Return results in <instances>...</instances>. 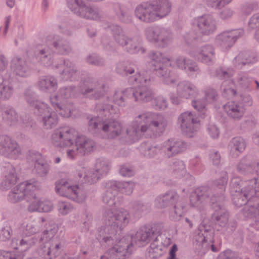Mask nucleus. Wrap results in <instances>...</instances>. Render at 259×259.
I'll list each match as a JSON object with an SVG mask.
<instances>
[{
  "label": "nucleus",
  "instance_id": "obj_1",
  "mask_svg": "<svg viewBox=\"0 0 259 259\" xmlns=\"http://www.w3.org/2000/svg\"><path fill=\"white\" fill-rule=\"evenodd\" d=\"M52 143L56 147L67 148V155L70 159L88 154L93 150V141L79 135L73 128L62 127L56 130L52 136Z\"/></svg>",
  "mask_w": 259,
  "mask_h": 259
},
{
  "label": "nucleus",
  "instance_id": "obj_2",
  "mask_svg": "<svg viewBox=\"0 0 259 259\" xmlns=\"http://www.w3.org/2000/svg\"><path fill=\"white\" fill-rule=\"evenodd\" d=\"M38 188L39 184L36 182L21 183L13 188L9 195V200L16 203L24 198L28 203L29 211L49 212L52 209V204L39 197Z\"/></svg>",
  "mask_w": 259,
  "mask_h": 259
},
{
  "label": "nucleus",
  "instance_id": "obj_3",
  "mask_svg": "<svg viewBox=\"0 0 259 259\" xmlns=\"http://www.w3.org/2000/svg\"><path fill=\"white\" fill-rule=\"evenodd\" d=\"M165 125L161 116L147 113L138 116L127 128L126 132L135 140L143 136L152 138L162 133Z\"/></svg>",
  "mask_w": 259,
  "mask_h": 259
},
{
  "label": "nucleus",
  "instance_id": "obj_4",
  "mask_svg": "<svg viewBox=\"0 0 259 259\" xmlns=\"http://www.w3.org/2000/svg\"><path fill=\"white\" fill-rule=\"evenodd\" d=\"M151 238L150 233L141 230L135 236H127L119 240H116L114 246L109 249L101 259H124L130 251V247L135 243L138 246L143 245L142 242H147Z\"/></svg>",
  "mask_w": 259,
  "mask_h": 259
},
{
  "label": "nucleus",
  "instance_id": "obj_5",
  "mask_svg": "<svg viewBox=\"0 0 259 259\" xmlns=\"http://www.w3.org/2000/svg\"><path fill=\"white\" fill-rule=\"evenodd\" d=\"M108 218V225L100 231L99 240L102 239L105 243L110 244L113 241V237L119 230L127 225L129 221V214L124 209L110 210L107 212Z\"/></svg>",
  "mask_w": 259,
  "mask_h": 259
},
{
  "label": "nucleus",
  "instance_id": "obj_6",
  "mask_svg": "<svg viewBox=\"0 0 259 259\" xmlns=\"http://www.w3.org/2000/svg\"><path fill=\"white\" fill-rule=\"evenodd\" d=\"M170 5L167 0H155L152 5H140L136 9V16L141 21L152 22L166 16Z\"/></svg>",
  "mask_w": 259,
  "mask_h": 259
},
{
  "label": "nucleus",
  "instance_id": "obj_7",
  "mask_svg": "<svg viewBox=\"0 0 259 259\" xmlns=\"http://www.w3.org/2000/svg\"><path fill=\"white\" fill-rule=\"evenodd\" d=\"M56 231L57 228L54 226L50 230L44 231L41 235L40 240L44 244L43 255L46 258H54L60 253L61 242L55 237Z\"/></svg>",
  "mask_w": 259,
  "mask_h": 259
},
{
  "label": "nucleus",
  "instance_id": "obj_8",
  "mask_svg": "<svg viewBox=\"0 0 259 259\" xmlns=\"http://www.w3.org/2000/svg\"><path fill=\"white\" fill-rule=\"evenodd\" d=\"M151 58L152 60L149 65L152 66V69L155 70V73L158 76H163L166 83L172 82V80L169 78V74L167 73V70L170 71V68H172L170 60L162 57V54L160 52L153 53L151 55Z\"/></svg>",
  "mask_w": 259,
  "mask_h": 259
},
{
  "label": "nucleus",
  "instance_id": "obj_9",
  "mask_svg": "<svg viewBox=\"0 0 259 259\" xmlns=\"http://www.w3.org/2000/svg\"><path fill=\"white\" fill-rule=\"evenodd\" d=\"M148 76L147 71H142L136 74L134 78L137 83L141 84L133 94L137 101L148 102L152 100L151 92L146 87L150 81Z\"/></svg>",
  "mask_w": 259,
  "mask_h": 259
},
{
  "label": "nucleus",
  "instance_id": "obj_10",
  "mask_svg": "<svg viewBox=\"0 0 259 259\" xmlns=\"http://www.w3.org/2000/svg\"><path fill=\"white\" fill-rule=\"evenodd\" d=\"M56 191L59 195L78 202H81L85 199L83 192L77 186H71L64 180H61L56 183Z\"/></svg>",
  "mask_w": 259,
  "mask_h": 259
},
{
  "label": "nucleus",
  "instance_id": "obj_11",
  "mask_svg": "<svg viewBox=\"0 0 259 259\" xmlns=\"http://www.w3.org/2000/svg\"><path fill=\"white\" fill-rule=\"evenodd\" d=\"M45 224V220L41 218H38L28 223L24 230V237L20 242V245L26 246L25 248H27L34 244L36 240L32 235L38 232Z\"/></svg>",
  "mask_w": 259,
  "mask_h": 259
},
{
  "label": "nucleus",
  "instance_id": "obj_12",
  "mask_svg": "<svg viewBox=\"0 0 259 259\" xmlns=\"http://www.w3.org/2000/svg\"><path fill=\"white\" fill-rule=\"evenodd\" d=\"M70 90L68 89L61 90L56 96H52L50 100L54 107L59 114L65 117H69L71 114L72 105L67 104L66 97L68 96Z\"/></svg>",
  "mask_w": 259,
  "mask_h": 259
},
{
  "label": "nucleus",
  "instance_id": "obj_13",
  "mask_svg": "<svg viewBox=\"0 0 259 259\" xmlns=\"http://www.w3.org/2000/svg\"><path fill=\"white\" fill-rule=\"evenodd\" d=\"M177 195L174 192L168 193L163 196L162 198L159 197L155 200L157 207H163L169 203L174 204V210L171 212V216L174 220H178L184 212V207L181 205L180 202L177 201Z\"/></svg>",
  "mask_w": 259,
  "mask_h": 259
},
{
  "label": "nucleus",
  "instance_id": "obj_14",
  "mask_svg": "<svg viewBox=\"0 0 259 259\" xmlns=\"http://www.w3.org/2000/svg\"><path fill=\"white\" fill-rule=\"evenodd\" d=\"M179 120L181 123L183 132L188 137H192V134L200 128V121L191 112H186L182 113Z\"/></svg>",
  "mask_w": 259,
  "mask_h": 259
},
{
  "label": "nucleus",
  "instance_id": "obj_15",
  "mask_svg": "<svg viewBox=\"0 0 259 259\" xmlns=\"http://www.w3.org/2000/svg\"><path fill=\"white\" fill-rule=\"evenodd\" d=\"M178 92L180 96L186 98H192L197 96V99L192 101L193 106L198 111H200L204 108L206 104L203 101H201V95L197 94L190 85L184 83L179 84Z\"/></svg>",
  "mask_w": 259,
  "mask_h": 259
},
{
  "label": "nucleus",
  "instance_id": "obj_16",
  "mask_svg": "<svg viewBox=\"0 0 259 259\" xmlns=\"http://www.w3.org/2000/svg\"><path fill=\"white\" fill-rule=\"evenodd\" d=\"M109 170L108 165L107 162L101 159L97 160L95 164V171H89L88 174L84 171L83 179L85 182L89 183H94L96 182L100 178V175L103 176L107 174Z\"/></svg>",
  "mask_w": 259,
  "mask_h": 259
},
{
  "label": "nucleus",
  "instance_id": "obj_17",
  "mask_svg": "<svg viewBox=\"0 0 259 259\" xmlns=\"http://www.w3.org/2000/svg\"><path fill=\"white\" fill-rule=\"evenodd\" d=\"M34 105L37 107L38 111L41 114L40 115L44 116L43 121L46 128H52L53 125L57 122V118L56 117L55 113L50 112L47 105H45L44 103L36 101L33 103V106Z\"/></svg>",
  "mask_w": 259,
  "mask_h": 259
},
{
  "label": "nucleus",
  "instance_id": "obj_18",
  "mask_svg": "<svg viewBox=\"0 0 259 259\" xmlns=\"http://www.w3.org/2000/svg\"><path fill=\"white\" fill-rule=\"evenodd\" d=\"M68 6L72 11L87 19H96L98 14L91 8L86 7L77 0H69Z\"/></svg>",
  "mask_w": 259,
  "mask_h": 259
},
{
  "label": "nucleus",
  "instance_id": "obj_19",
  "mask_svg": "<svg viewBox=\"0 0 259 259\" xmlns=\"http://www.w3.org/2000/svg\"><path fill=\"white\" fill-rule=\"evenodd\" d=\"M102 124V131L106 134L107 138H114L121 133V124L117 121H104Z\"/></svg>",
  "mask_w": 259,
  "mask_h": 259
},
{
  "label": "nucleus",
  "instance_id": "obj_20",
  "mask_svg": "<svg viewBox=\"0 0 259 259\" xmlns=\"http://www.w3.org/2000/svg\"><path fill=\"white\" fill-rule=\"evenodd\" d=\"M194 23L197 25L201 33L209 34L215 29L214 23L208 16L201 17L194 20Z\"/></svg>",
  "mask_w": 259,
  "mask_h": 259
},
{
  "label": "nucleus",
  "instance_id": "obj_21",
  "mask_svg": "<svg viewBox=\"0 0 259 259\" xmlns=\"http://www.w3.org/2000/svg\"><path fill=\"white\" fill-rule=\"evenodd\" d=\"M118 33L115 34V39L121 45H126L127 51L131 53H136L139 52L140 49V44L137 43L135 40H129L126 41L125 36L121 33L122 31L119 28H117Z\"/></svg>",
  "mask_w": 259,
  "mask_h": 259
},
{
  "label": "nucleus",
  "instance_id": "obj_22",
  "mask_svg": "<svg viewBox=\"0 0 259 259\" xmlns=\"http://www.w3.org/2000/svg\"><path fill=\"white\" fill-rule=\"evenodd\" d=\"M242 31L241 30H234L229 32H225L220 35L218 39L222 41L223 47H230L239 36L241 35Z\"/></svg>",
  "mask_w": 259,
  "mask_h": 259
},
{
  "label": "nucleus",
  "instance_id": "obj_23",
  "mask_svg": "<svg viewBox=\"0 0 259 259\" xmlns=\"http://www.w3.org/2000/svg\"><path fill=\"white\" fill-rule=\"evenodd\" d=\"M224 109L227 113L234 118H240L244 113V108L242 106L233 102H228L224 106Z\"/></svg>",
  "mask_w": 259,
  "mask_h": 259
},
{
  "label": "nucleus",
  "instance_id": "obj_24",
  "mask_svg": "<svg viewBox=\"0 0 259 259\" xmlns=\"http://www.w3.org/2000/svg\"><path fill=\"white\" fill-rule=\"evenodd\" d=\"M4 142L0 143V153L4 154L5 153H12L16 154L19 153V149L17 148V143L12 142L11 139L8 137L4 138Z\"/></svg>",
  "mask_w": 259,
  "mask_h": 259
},
{
  "label": "nucleus",
  "instance_id": "obj_25",
  "mask_svg": "<svg viewBox=\"0 0 259 259\" xmlns=\"http://www.w3.org/2000/svg\"><path fill=\"white\" fill-rule=\"evenodd\" d=\"M11 68L17 74L24 76L26 75L28 68L25 66V62L18 58H15L12 61Z\"/></svg>",
  "mask_w": 259,
  "mask_h": 259
},
{
  "label": "nucleus",
  "instance_id": "obj_26",
  "mask_svg": "<svg viewBox=\"0 0 259 259\" xmlns=\"http://www.w3.org/2000/svg\"><path fill=\"white\" fill-rule=\"evenodd\" d=\"M165 32L162 31L159 28H156L154 30L149 29L147 32V37L150 41H159L160 40L161 42L159 45L163 47L162 42L165 40L163 36H165Z\"/></svg>",
  "mask_w": 259,
  "mask_h": 259
},
{
  "label": "nucleus",
  "instance_id": "obj_27",
  "mask_svg": "<svg viewBox=\"0 0 259 259\" xmlns=\"http://www.w3.org/2000/svg\"><path fill=\"white\" fill-rule=\"evenodd\" d=\"M12 93V89L8 80L4 79L0 74V98H9Z\"/></svg>",
  "mask_w": 259,
  "mask_h": 259
},
{
  "label": "nucleus",
  "instance_id": "obj_28",
  "mask_svg": "<svg viewBox=\"0 0 259 259\" xmlns=\"http://www.w3.org/2000/svg\"><path fill=\"white\" fill-rule=\"evenodd\" d=\"M34 158H37L35 167L37 172L41 176L46 174L48 171L49 166L47 163L44 162L41 155L36 153L35 154Z\"/></svg>",
  "mask_w": 259,
  "mask_h": 259
},
{
  "label": "nucleus",
  "instance_id": "obj_29",
  "mask_svg": "<svg viewBox=\"0 0 259 259\" xmlns=\"http://www.w3.org/2000/svg\"><path fill=\"white\" fill-rule=\"evenodd\" d=\"M170 146L168 150L172 152V154L183 151L186 148V144L182 141H169Z\"/></svg>",
  "mask_w": 259,
  "mask_h": 259
},
{
  "label": "nucleus",
  "instance_id": "obj_30",
  "mask_svg": "<svg viewBox=\"0 0 259 259\" xmlns=\"http://www.w3.org/2000/svg\"><path fill=\"white\" fill-rule=\"evenodd\" d=\"M233 149L238 153L242 152L245 148L246 144L244 140L240 137L235 138L232 140Z\"/></svg>",
  "mask_w": 259,
  "mask_h": 259
},
{
  "label": "nucleus",
  "instance_id": "obj_31",
  "mask_svg": "<svg viewBox=\"0 0 259 259\" xmlns=\"http://www.w3.org/2000/svg\"><path fill=\"white\" fill-rule=\"evenodd\" d=\"M213 55V49L211 47L205 48L202 50V62L207 63L212 59Z\"/></svg>",
  "mask_w": 259,
  "mask_h": 259
},
{
  "label": "nucleus",
  "instance_id": "obj_32",
  "mask_svg": "<svg viewBox=\"0 0 259 259\" xmlns=\"http://www.w3.org/2000/svg\"><path fill=\"white\" fill-rule=\"evenodd\" d=\"M17 182L16 176L14 174H10L6 177V179L2 183V186L4 189H7L13 185H14Z\"/></svg>",
  "mask_w": 259,
  "mask_h": 259
},
{
  "label": "nucleus",
  "instance_id": "obj_33",
  "mask_svg": "<svg viewBox=\"0 0 259 259\" xmlns=\"http://www.w3.org/2000/svg\"><path fill=\"white\" fill-rule=\"evenodd\" d=\"M234 85L233 82L231 81H225L222 84V88L224 91V94L229 96H234L235 94V91L233 88Z\"/></svg>",
  "mask_w": 259,
  "mask_h": 259
},
{
  "label": "nucleus",
  "instance_id": "obj_34",
  "mask_svg": "<svg viewBox=\"0 0 259 259\" xmlns=\"http://www.w3.org/2000/svg\"><path fill=\"white\" fill-rule=\"evenodd\" d=\"M73 207L67 202H60L58 204V210L60 213L65 215L71 212Z\"/></svg>",
  "mask_w": 259,
  "mask_h": 259
},
{
  "label": "nucleus",
  "instance_id": "obj_35",
  "mask_svg": "<svg viewBox=\"0 0 259 259\" xmlns=\"http://www.w3.org/2000/svg\"><path fill=\"white\" fill-rule=\"evenodd\" d=\"M56 84L55 79L53 77H49L47 79L41 80L39 85L41 89H51L54 88Z\"/></svg>",
  "mask_w": 259,
  "mask_h": 259
},
{
  "label": "nucleus",
  "instance_id": "obj_36",
  "mask_svg": "<svg viewBox=\"0 0 259 259\" xmlns=\"http://www.w3.org/2000/svg\"><path fill=\"white\" fill-rule=\"evenodd\" d=\"M249 26L252 28H254L255 26L259 27V16H253L249 22ZM255 37L259 41V28L256 30Z\"/></svg>",
  "mask_w": 259,
  "mask_h": 259
},
{
  "label": "nucleus",
  "instance_id": "obj_37",
  "mask_svg": "<svg viewBox=\"0 0 259 259\" xmlns=\"http://www.w3.org/2000/svg\"><path fill=\"white\" fill-rule=\"evenodd\" d=\"M209 2V4L212 7H215L216 8H221L224 7L225 5L229 3L231 0H206Z\"/></svg>",
  "mask_w": 259,
  "mask_h": 259
},
{
  "label": "nucleus",
  "instance_id": "obj_38",
  "mask_svg": "<svg viewBox=\"0 0 259 259\" xmlns=\"http://www.w3.org/2000/svg\"><path fill=\"white\" fill-rule=\"evenodd\" d=\"M152 102L157 109H163L166 108L167 105L165 100L162 97H158L153 99Z\"/></svg>",
  "mask_w": 259,
  "mask_h": 259
},
{
  "label": "nucleus",
  "instance_id": "obj_39",
  "mask_svg": "<svg viewBox=\"0 0 259 259\" xmlns=\"http://www.w3.org/2000/svg\"><path fill=\"white\" fill-rule=\"evenodd\" d=\"M4 116V118L10 120H14L16 119L17 117L16 113L12 109H9V111L7 110L5 111V115Z\"/></svg>",
  "mask_w": 259,
  "mask_h": 259
},
{
  "label": "nucleus",
  "instance_id": "obj_40",
  "mask_svg": "<svg viewBox=\"0 0 259 259\" xmlns=\"http://www.w3.org/2000/svg\"><path fill=\"white\" fill-rule=\"evenodd\" d=\"M100 122L101 120L99 117L91 119L89 122L90 129L95 130L98 128V126L100 124Z\"/></svg>",
  "mask_w": 259,
  "mask_h": 259
},
{
  "label": "nucleus",
  "instance_id": "obj_41",
  "mask_svg": "<svg viewBox=\"0 0 259 259\" xmlns=\"http://www.w3.org/2000/svg\"><path fill=\"white\" fill-rule=\"evenodd\" d=\"M124 93L121 92H116L114 96V101L119 105H122L123 102V95Z\"/></svg>",
  "mask_w": 259,
  "mask_h": 259
},
{
  "label": "nucleus",
  "instance_id": "obj_42",
  "mask_svg": "<svg viewBox=\"0 0 259 259\" xmlns=\"http://www.w3.org/2000/svg\"><path fill=\"white\" fill-rule=\"evenodd\" d=\"M201 191L200 189H197L195 192H194L190 197V201L193 206L196 205L197 203L200 200V196L196 195L197 193Z\"/></svg>",
  "mask_w": 259,
  "mask_h": 259
},
{
  "label": "nucleus",
  "instance_id": "obj_43",
  "mask_svg": "<svg viewBox=\"0 0 259 259\" xmlns=\"http://www.w3.org/2000/svg\"><path fill=\"white\" fill-rule=\"evenodd\" d=\"M11 233L9 229H3L0 232V240L6 241L10 238Z\"/></svg>",
  "mask_w": 259,
  "mask_h": 259
},
{
  "label": "nucleus",
  "instance_id": "obj_44",
  "mask_svg": "<svg viewBox=\"0 0 259 259\" xmlns=\"http://www.w3.org/2000/svg\"><path fill=\"white\" fill-rule=\"evenodd\" d=\"M234 253L231 250H226L221 253L217 259H233Z\"/></svg>",
  "mask_w": 259,
  "mask_h": 259
},
{
  "label": "nucleus",
  "instance_id": "obj_45",
  "mask_svg": "<svg viewBox=\"0 0 259 259\" xmlns=\"http://www.w3.org/2000/svg\"><path fill=\"white\" fill-rule=\"evenodd\" d=\"M123 189H124L125 190L123 191L122 189L121 190V191H122L123 193H125L126 194H130L132 192V190L134 186L133 183L125 182L123 184Z\"/></svg>",
  "mask_w": 259,
  "mask_h": 259
},
{
  "label": "nucleus",
  "instance_id": "obj_46",
  "mask_svg": "<svg viewBox=\"0 0 259 259\" xmlns=\"http://www.w3.org/2000/svg\"><path fill=\"white\" fill-rule=\"evenodd\" d=\"M0 259H18L10 252L4 251L0 254Z\"/></svg>",
  "mask_w": 259,
  "mask_h": 259
},
{
  "label": "nucleus",
  "instance_id": "obj_47",
  "mask_svg": "<svg viewBox=\"0 0 259 259\" xmlns=\"http://www.w3.org/2000/svg\"><path fill=\"white\" fill-rule=\"evenodd\" d=\"M120 173L123 176L130 177L133 175V171L125 166L121 167Z\"/></svg>",
  "mask_w": 259,
  "mask_h": 259
},
{
  "label": "nucleus",
  "instance_id": "obj_48",
  "mask_svg": "<svg viewBox=\"0 0 259 259\" xmlns=\"http://www.w3.org/2000/svg\"><path fill=\"white\" fill-rule=\"evenodd\" d=\"M206 100H208L209 102L214 101L215 98V93L213 90H209L208 92L205 94Z\"/></svg>",
  "mask_w": 259,
  "mask_h": 259
},
{
  "label": "nucleus",
  "instance_id": "obj_49",
  "mask_svg": "<svg viewBox=\"0 0 259 259\" xmlns=\"http://www.w3.org/2000/svg\"><path fill=\"white\" fill-rule=\"evenodd\" d=\"M209 134L212 138H216L219 136V131L214 125H211L208 128Z\"/></svg>",
  "mask_w": 259,
  "mask_h": 259
},
{
  "label": "nucleus",
  "instance_id": "obj_50",
  "mask_svg": "<svg viewBox=\"0 0 259 259\" xmlns=\"http://www.w3.org/2000/svg\"><path fill=\"white\" fill-rule=\"evenodd\" d=\"M177 66L180 68H187V66H186V62L184 58L181 57L179 58L176 61Z\"/></svg>",
  "mask_w": 259,
  "mask_h": 259
},
{
  "label": "nucleus",
  "instance_id": "obj_51",
  "mask_svg": "<svg viewBox=\"0 0 259 259\" xmlns=\"http://www.w3.org/2000/svg\"><path fill=\"white\" fill-rule=\"evenodd\" d=\"M178 250L177 246L175 244L172 246L171 249L169 252V259H177L176 257V252Z\"/></svg>",
  "mask_w": 259,
  "mask_h": 259
},
{
  "label": "nucleus",
  "instance_id": "obj_52",
  "mask_svg": "<svg viewBox=\"0 0 259 259\" xmlns=\"http://www.w3.org/2000/svg\"><path fill=\"white\" fill-rule=\"evenodd\" d=\"M248 214L250 215L253 214L255 217L256 214L259 213V207H254V206H250L248 209Z\"/></svg>",
  "mask_w": 259,
  "mask_h": 259
},
{
  "label": "nucleus",
  "instance_id": "obj_53",
  "mask_svg": "<svg viewBox=\"0 0 259 259\" xmlns=\"http://www.w3.org/2000/svg\"><path fill=\"white\" fill-rule=\"evenodd\" d=\"M19 240L16 239H13L12 241V247L14 249L18 248V243Z\"/></svg>",
  "mask_w": 259,
  "mask_h": 259
},
{
  "label": "nucleus",
  "instance_id": "obj_54",
  "mask_svg": "<svg viewBox=\"0 0 259 259\" xmlns=\"http://www.w3.org/2000/svg\"><path fill=\"white\" fill-rule=\"evenodd\" d=\"M7 5L10 8H12L15 5V0H7Z\"/></svg>",
  "mask_w": 259,
  "mask_h": 259
},
{
  "label": "nucleus",
  "instance_id": "obj_55",
  "mask_svg": "<svg viewBox=\"0 0 259 259\" xmlns=\"http://www.w3.org/2000/svg\"><path fill=\"white\" fill-rule=\"evenodd\" d=\"M220 159V155L217 153H215V159L213 160V163L214 164H218Z\"/></svg>",
  "mask_w": 259,
  "mask_h": 259
},
{
  "label": "nucleus",
  "instance_id": "obj_56",
  "mask_svg": "<svg viewBox=\"0 0 259 259\" xmlns=\"http://www.w3.org/2000/svg\"><path fill=\"white\" fill-rule=\"evenodd\" d=\"M253 193V190H251L250 191H249V192L248 193H246V192H244V196L245 198V199H247L248 198V197L250 196V195H252V194Z\"/></svg>",
  "mask_w": 259,
  "mask_h": 259
},
{
  "label": "nucleus",
  "instance_id": "obj_57",
  "mask_svg": "<svg viewBox=\"0 0 259 259\" xmlns=\"http://www.w3.org/2000/svg\"><path fill=\"white\" fill-rule=\"evenodd\" d=\"M196 69H197V67L191 63L190 66L189 67H188V70L191 71H195Z\"/></svg>",
  "mask_w": 259,
  "mask_h": 259
},
{
  "label": "nucleus",
  "instance_id": "obj_58",
  "mask_svg": "<svg viewBox=\"0 0 259 259\" xmlns=\"http://www.w3.org/2000/svg\"><path fill=\"white\" fill-rule=\"evenodd\" d=\"M221 221L224 222L225 224H226L227 221V218L225 216L221 217L219 219H218V223Z\"/></svg>",
  "mask_w": 259,
  "mask_h": 259
},
{
  "label": "nucleus",
  "instance_id": "obj_59",
  "mask_svg": "<svg viewBox=\"0 0 259 259\" xmlns=\"http://www.w3.org/2000/svg\"><path fill=\"white\" fill-rule=\"evenodd\" d=\"M255 250L256 254L259 256V242L258 243L255 247Z\"/></svg>",
  "mask_w": 259,
  "mask_h": 259
},
{
  "label": "nucleus",
  "instance_id": "obj_60",
  "mask_svg": "<svg viewBox=\"0 0 259 259\" xmlns=\"http://www.w3.org/2000/svg\"><path fill=\"white\" fill-rule=\"evenodd\" d=\"M0 64L5 65L4 57L2 55H0Z\"/></svg>",
  "mask_w": 259,
  "mask_h": 259
},
{
  "label": "nucleus",
  "instance_id": "obj_61",
  "mask_svg": "<svg viewBox=\"0 0 259 259\" xmlns=\"http://www.w3.org/2000/svg\"><path fill=\"white\" fill-rule=\"evenodd\" d=\"M222 186H225L227 183V179L226 178H223L222 180Z\"/></svg>",
  "mask_w": 259,
  "mask_h": 259
},
{
  "label": "nucleus",
  "instance_id": "obj_62",
  "mask_svg": "<svg viewBox=\"0 0 259 259\" xmlns=\"http://www.w3.org/2000/svg\"><path fill=\"white\" fill-rule=\"evenodd\" d=\"M241 201H243V202H241V203L238 202V203H236V205H237L238 206H239L243 205V204H244L245 203V201H244L243 199L241 200Z\"/></svg>",
  "mask_w": 259,
  "mask_h": 259
},
{
  "label": "nucleus",
  "instance_id": "obj_63",
  "mask_svg": "<svg viewBox=\"0 0 259 259\" xmlns=\"http://www.w3.org/2000/svg\"><path fill=\"white\" fill-rule=\"evenodd\" d=\"M171 100L174 104H177L179 103V102L176 101L174 98H171Z\"/></svg>",
  "mask_w": 259,
  "mask_h": 259
},
{
  "label": "nucleus",
  "instance_id": "obj_64",
  "mask_svg": "<svg viewBox=\"0 0 259 259\" xmlns=\"http://www.w3.org/2000/svg\"><path fill=\"white\" fill-rule=\"evenodd\" d=\"M134 71L133 69H129L127 70H126V73H128L129 74H131Z\"/></svg>",
  "mask_w": 259,
  "mask_h": 259
}]
</instances>
